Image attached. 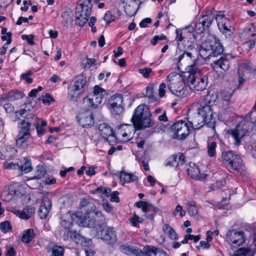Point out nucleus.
Instances as JSON below:
<instances>
[{
  "instance_id": "obj_59",
  "label": "nucleus",
  "mask_w": 256,
  "mask_h": 256,
  "mask_svg": "<svg viewBox=\"0 0 256 256\" xmlns=\"http://www.w3.org/2000/svg\"><path fill=\"white\" fill-rule=\"evenodd\" d=\"M0 228L2 232H7L11 230L12 226L10 222L5 221L0 224Z\"/></svg>"
},
{
  "instance_id": "obj_3",
  "label": "nucleus",
  "mask_w": 256,
  "mask_h": 256,
  "mask_svg": "<svg viewBox=\"0 0 256 256\" xmlns=\"http://www.w3.org/2000/svg\"><path fill=\"white\" fill-rule=\"evenodd\" d=\"M168 88L172 94L180 98H184L188 95L183 76L178 73L172 72L166 77Z\"/></svg>"
},
{
  "instance_id": "obj_2",
  "label": "nucleus",
  "mask_w": 256,
  "mask_h": 256,
  "mask_svg": "<svg viewBox=\"0 0 256 256\" xmlns=\"http://www.w3.org/2000/svg\"><path fill=\"white\" fill-rule=\"evenodd\" d=\"M190 72L187 77V82L190 88L194 91L204 90L208 84V77L198 68L197 60L189 66Z\"/></svg>"
},
{
  "instance_id": "obj_63",
  "label": "nucleus",
  "mask_w": 256,
  "mask_h": 256,
  "mask_svg": "<svg viewBox=\"0 0 256 256\" xmlns=\"http://www.w3.org/2000/svg\"><path fill=\"white\" fill-rule=\"evenodd\" d=\"M36 118V116L34 114H28L26 115V117L23 120V121H26V122H28L29 124L30 125H32V124H34V121Z\"/></svg>"
},
{
  "instance_id": "obj_25",
  "label": "nucleus",
  "mask_w": 256,
  "mask_h": 256,
  "mask_svg": "<svg viewBox=\"0 0 256 256\" xmlns=\"http://www.w3.org/2000/svg\"><path fill=\"white\" fill-rule=\"evenodd\" d=\"M230 62L226 56H222L219 59L214 61L212 64L214 68H220L224 72L230 68Z\"/></svg>"
},
{
  "instance_id": "obj_33",
  "label": "nucleus",
  "mask_w": 256,
  "mask_h": 256,
  "mask_svg": "<svg viewBox=\"0 0 256 256\" xmlns=\"http://www.w3.org/2000/svg\"><path fill=\"white\" fill-rule=\"evenodd\" d=\"M256 252V249L250 248H241L236 250L231 256H254Z\"/></svg>"
},
{
  "instance_id": "obj_36",
  "label": "nucleus",
  "mask_w": 256,
  "mask_h": 256,
  "mask_svg": "<svg viewBox=\"0 0 256 256\" xmlns=\"http://www.w3.org/2000/svg\"><path fill=\"white\" fill-rule=\"evenodd\" d=\"M120 178V182L124 184L133 182L137 180L138 178L136 176L132 173H128L124 172H121Z\"/></svg>"
},
{
  "instance_id": "obj_51",
  "label": "nucleus",
  "mask_w": 256,
  "mask_h": 256,
  "mask_svg": "<svg viewBox=\"0 0 256 256\" xmlns=\"http://www.w3.org/2000/svg\"><path fill=\"white\" fill-rule=\"evenodd\" d=\"M64 248L60 246H55L52 250V256H64Z\"/></svg>"
},
{
  "instance_id": "obj_57",
  "label": "nucleus",
  "mask_w": 256,
  "mask_h": 256,
  "mask_svg": "<svg viewBox=\"0 0 256 256\" xmlns=\"http://www.w3.org/2000/svg\"><path fill=\"white\" fill-rule=\"evenodd\" d=\"M20 125L21 126L20 132L26 134H30V126L31 125L29 124L28 122H26V121H22L20 122Z\"/></svg>"
},
{
  "instance_id": "obj_13",
  "label": "nucleus",
  "mask_w": 256,
  "mask_h": 256,
  "mask_svg": "<svg viewBox=\"0 0 256 256\" xmlns=\"http://www.w3.org/2000/svg\"><path fill=\"white\" fill-rule=\"evenodd\" d=\"M248 132V130L244 125H237L235 128L228 130L227 133L234 139L236 146H240L242 140Z\"/></svg>"
},
{
  "instance_id": "obj_34",
  "label": "nucleus",
  "mask_w": 256,
  "mask_h": 256,
  "mask_svg": "<svg viewBox=\"0 0 256 256\" xmlns=\"http://www.w3.org/2000/svg\"><path fill=\"white\" fill-rule=\"evenodd\" d=\"M24 96V94L22 92L18 90H14L6 93V95L4 96L5 98H7L8 100L13 101L21 99Z\"/></svg>"
},
{
  "instance_id": "obj_23",
  "label": "nucleus",
  "mask_w": 256,
  "mask_h": 256,
  "mask_svg": "<svg viewBox=\"0 0 256 256\" xmlns=\"http://www.w3.org/2000/svg\"><path fill=\"white\" fill-rule=\"evenodd\" d=\"M152 114L150 112V115H146L140 119L138 122H137L134 126L137 130H143L148 128H150L154 124V120L152 118Z\"/></svg>"
},
{
  "instance_id": "obj_44",
  "label": "nucleus",
  "mask_w": 256,
  "mask_h": 256,
  "mask_svg": "<svg viewBox=\"0 0 256 256\" xmlns=\"http://www.w3.org/2000/svg\"><path fill=\"white\" fill-rule=\"evenodd\" d=\"M217 144L215 142H209L207 144V153L209 156L214 157L216 154Z\"/></svg>"
},
{
  "instance_id": "obj_14",
  "label": "nucleus",
  "mask_w": 256,
  "mask_h": 256,
  "mask_svg": "<svg viewBox=\"0 0 256 256\" xmlns=\"http://www.w3.org/2000/svg\"><path fill=\"white\" fill-rule=\"evenodd\" d=\"M109 104L112 110V112L115 115H120L123 112V96L120 94L112 96L109 100Z\"/></svg>"
},
{
  "instance_id": "obj_10",
  "label": "nucleus",
  "mask_w": 256,
  "mask_h": 256,
  "mask_svg": "<svg viewBox=\"0 0 256 256\" xmlns=\"http://www.w3.org/2000/svg\"><path fill=\"white\" fill-rule=\"evenodd\" d=\"M218 28L226 37L230 36L233 33V28L230 26V21L222 12H220L215 17Z\"/></svg>"
},
{
  "instance_id": "obj_38",
  "label": "nucleus",
  "mask_w": 256,
  "mask_h": 256,
  "mask_svg": "<svg viewBox=\"0 0 256 256\" xmlns=\"http://www.w3.org/2000/svg\"><path fill=\"white\" fill-rule=\"evenodd\" d=\"M60 224V233L61 234H62L63 236L64 232L67 234L68 230H70V228L72 224V222L70 220H68L64 218L62 219V218Z\"/></svg>"
},
{
  "instance_id": "obj_55",
  "label": "nucleus",
  "mask_w": 256,
  "mask_h": 256,
  "mask_svg": "<svg viewBox=\"0 0 256 256\" xmlns=\"http://www.w3.org/2000/svg\"><path fill=\"white\" fill-rule=\"evenodd\" d=\"M139 73L142 74L144 78H148L151 74L154 75L152 70L150 68H144L139 69Z\"/></svg>"
},
{
  "instance_id": "obj_40",
  "label": "nucleus",
  "mask_w": 256,
  "mask_h": 256,
  "mask_svg": "<svg viewBox=\"0 0 256 256\" xmlns=\"http://www.w3.org/2000/svg\"><path fill=\"white\" fill-rule=\"evenodd\" d=\"M15 194H16L15 190L12 188H9L2 193V200L6 202H9L12 199Z\"/></svg>"
},
{
  "instance_id": "obj_64",
  "label": "nucleus",
  "mask_w": 256,
  "mask_h": 256,
  "mask_svg": "<svg viewBox=\"0 0 256 256\" xmlns=\"http://www.w3.org/2000/svg\"><path fill=\"white\" fill-rule=\"evenodd\" d=\"M54 101V98L48 93L46 94L45 96L42 98V102L44 104L48 103L50 104L52 102Z\"/></svg>"
},
{
  "instance_id": "obj_50",
  "label": "nucleus",
  "mask_w": 256,
  "mask_h": 256,
  "mask_svg": "<svg viewBox=\"0 0 256 256\" xmlns=\"http://www.w3.org/2000/svg\"><path fill=\"white\" fill-rule=\"evenodd\" d=\"M103 18L106 21V26H108L115 20L116 16L112 14L110 11H108L105 14Z\"/></svg>"
},
{
  "instance_id": "obj_29",
  "label": "nucleus",
  "mask_w": 256,
  "mask_h": 256,
  "mask_svg": "<svg viewBox=\"0 0 256 256\" xmlns=\"http://www.w3.org/2000/svg\"><path fill=\"white\" fill-rule=\"evenodd\" d=\"M34 212V209L32 206H26L22 210H16L14 214L18 216L20 218L24 220L29 219L32 214Z\"/></svg>"
},
{
  "instance_id": "obj_31",
  "label": "nucleus",
  "mask_w": 256,
  "mask_h": 256,
  "mask_svg": "<svg viewBox=\"0 0 256 256\" xmlns=\"http://www.w3.org/2000/svg\"><path fill=\"white\" fill-rule=\"evenodd\" d=\"M188 174L193 178L199 180L202 178L198 166L194 163H190V168L187 169Z\"/></svg>"
},
{
  "instance_id": "obj_32",
  "label": "nucleus",
  "mask_w": 256,
  "mask_h": 256,
  "mask_svg": "<svg viewBox=\"0 0 256 256\" xmlns=\"http://www.w3.org/2000/svg\"><path fill=\"white\" fill-rule=\"evenodd\" d=\"M103 98L100 96H92V97H86L84 100L86 101L88 106L92 109L98 108L102 102Z\"/></svg>"
},
{
  "instance_id": "obj_58",
  "label": "nucleus",
  "mask_w": 256,
  "mask_h": 256,
  "mask_svg": "<svg viewBox=\"0 0 256 256\" xmlns=\"http://www.w3.org/2000/svg\"><path fill=\"white\" fill-rule=\"evenodd\" d=\"M4 168L6 169L17 170H18L20 168L19 161L15 163H14L12 162L9 163L6 162V164H4Z\"/></svg>"
},
{
  "instance_id": "obj_43",
  "label": "nucleus",
  "mask_w": 256,
  "mask_h": 256,
  "mask_svg": "<svg viewBox=\"0 0 256 256\" xmlns=\"http://www.w3.org/2000/svg\"><path fill=\"white\" fill-rule=\"evenodd\" d=\"M238 154H235L232 152H226L222 153V158L224 162V164L226 165V164L229 163L231 161H232V159H234L235 156H238Z\"/></svg>"
},
{
  "instance_id": "obj_11",
  "label": "nucleus",
  "mask_w": 256,
  "mask_h": 256,
  "mask_svg": "<svg viewBox=\"0 0 256 256\" xmlns=\"http://www.w3.org/2000/svg\"><path fill=\"white\" fill-rule=\"evenodd\" d=\"M226 240L232 246H240L245 242L244 232L235 230H230L226 234Z\"/></svg>"
},
{
  "instance_id": "obj_18",
  "label": "nucleus",
  "mask_w": 256,
  "mask_h": 256,
  "mask_svg": "<svg viewBox=\"0 0 256 256\" xmlns=\"http://www.w3.org/2000/svg\"><path fill=\"white\" fill-rule=\"evenodd\" d=\"M52 206V201L48 198L42 200L38 210V214L41 219L46 218L49 214Z\"/></svg>"
},
{
  "instance_id": "obj_35",
  "label": "nucleus",
  "mask_w": 256,
  "mask_h": 256,
  "mask_svg": "<svg viewBox=\"0 0 256 256\" xmlns=\"http://www.w3.org/2000/svg\"><path fill=\"white\" fill-rule=\"evenodd\" d=\"M36 236V232L32 228L27 229L23 232L22 241L26 244H28Z\"/></svg>"
},
{
  "instance_id": "obj_4",
  "label": "nucleus",
  "mask_w": 256,
  "mask_h": 256,
  "mask_svg": "<svg viewBox=\"0 0 256 256\" xmlns=\"http://www.w3.org/2000/svg\"><path fill=\"white\" fill-rule=\"evenodd\" d=\"M92 0H78L76 7V22L80 26L88 21L92 7Z\"/></svg>"
},
{
  "instance_id": "obj_54",
  "label": "nucleus",
  "mask_w": 256,
  "mask_h": 256,
  "mask_svg": "<svg viewBox=\"0 0 256 256\" xmlns=\"http://www.w3.org/2000/svg\"><path fill=\"white\" fill-rule=\"evenodd\" d=\"M80 207L81 208L86 207L84 209L86 212L88 210H92L93 208H94L95 206L92 204L88 202L86 199L83 198L80 202Z\"/></svg>"
},
{
  "instance_id": "obj_48",
  "label": "nucleus",
  "mask_w": 256,
  "mask_h": 256,
  "mask_svg": "<svg viewBox=\"0 0 256 256\" xmlns=\"http://www.w3.org/2000/svg\"><path fill=\"white\" fill-rule=\"evenodd\" d=\"M136 206L138 208H142V210L144 212V211H146L148 210H150V208H152V207L150 206V204L144 201H139L136 204Z\"/></svg>"
},
{
  "instance_id": "obj_26",
  "label": "nucleus",
  "mask_w": 256,
  "mask_h": 256,
  "mask_svg": "<svg viewBox=\"0 0 256 256\" xmlns=\"http://www.w3.org/2000/svg\"><path fill=\"white\" fill-rule=\"evenodd\" d=\"M64 240H67L69 238L78 244H82L84 242V238L76 231L68 230L67 234L64 232L62 236Z\"/></svg>"
},
{
  "instance_id": "obj_30",
  "label": "nucleus",
  "mask_w": 256,
  "mask_h": 256,
  "mask_svg": "<svg viewBox=\"0 0 256 256\" xmlns=\"http://www.w3.org/2000/svg\"><path fill=\"white\" fill-rule=\"evenodd\" d=\"M20 168L18 170L19 174H27L31 172L32 170V166L31 160L28 158H24V159L23 163L20 162Z\"/></svg>"
},
{
  "instance_id": "obj_28",
  "label": "nucleus",
  "mask_w": 256,
  "mask_h": 256,
  "mask_svg": "<svg viewBox=\"0 0 256 256\" xmlns=\"http://www.w3.org/2000/svg\"><path fill=\"white\" fill-rule=\"evenodd\" d=\"M30 136V134H26L19 132L16 140V144L18 146L21 148H25L29 144V139Z\"/></svg>"
},
{
  "instance_id": "obj_24",
  "label": "nucleus",
  "mask_w": 256,
  "mask_h": 256,
  "mask_svg": "<svg viewBox=\"0 0 256 256\" xmlns=\"http://www.w3.org/2000/svg\"><path fill=\"white\" fill-rule=\"evenodd\" d=\"M188 122L191 124L192 128L194 130L200 129L204 124L206 126V122H208L198 113L192 118H188Z\"/></svg>"
},
{
  "instance_id": "obj_22",
  "label": "nucleus",
  "mask_w": 256,
  "mask_h": 256,
  "mask_svg": "<svg viewBox=\"0 0 256 256\" xmlns=\"http://www.w3.org/2000/svg\"><path fill=\"white\" fill-rule=\"evenodd\" d=\"M78 122L82 127L92 126L94 123L93 114L91 112L87 111L80 114Z\"/></svg>"
},
{
  "instance_id": "obj_7",
  "label": "nucleus",
  "mask_w": 256,
  "mask_h": 256,
  "mask_svg": "<svg viewBox=\"0 0 256 256\" xmlns=\"http://www.w3.org/2000/svg\"><path fill=\"white\" fill-rule=\"evenodd\" d=\"M86 84V78L83 74H80L74 78L68 88V98L72 101L76 102L82 94Z\"/></svg>"
},
{
  "instance_id": "obj_46",
  "label": "nucleus",
  "mask_w": 256,
  "mask_h": 256,
  "mask_svg": "<svg viewBox=\"0 0 256 256\" xmlns=\"http://www.w3.org/2000/svg\"><path fill=\"white\" fill-rule=\"evenodd\" d=\"M187 210L190 216H194L198 214V208L194 202H188L186 204Z\"/></svg>"
},
{
  "instance_id": "obj_21",
  "label": "nucleus",
  "mask_w": 256,
  "mask_h": 256,
  "mask_svg": "<svg viewBox=\"0 0 256 256\" xmlns=\"http://www.w3.org/2000/svg\"><path fill=\"white\" fill-rule=\"evenodd\" d=\"M16 150L14 147L5 146L0 148V159L8 160H11L16 154Z\"/></svg>"
},
{
  "instance_id": "obj_37",
  "label": "nucleus",
  "mask_w": 256,
  "mask_h": 256,
  "mask_svg": "<svg viewBox=\"0 0 256 256\" xmlns=\"http://www.w3.org/2000/svg\"><path fill=\"white\" fill-rule=\"evenodd\" d=\"M164 232L172 240H176L178 238V235L174 229H172L169 224H164L162 228Z\"/></svg>"
},
{
  "instance_id": "obj_19",
  "label": "nucleus",
  "mask_w": 256,
  "mask_h": 256,
  "mask_svg": "<svg viewBox=\"0 0 256 256\" xmlns=\"http://www.w3.org/2000/svg\"><path fill=\"white\" fill-rule=\"evenodd\" d=\"M215 17V15L212 10H208L203 12L202 15L198 20L208 30Z\"/></svg>"
},
{
  "instance_id": "obj_52",
  "label": "nucleus",
  "mask_w": 256,
  "mask_h": 256,
  "mask_svg": "<svg viewBox=\"0 0 256 256\" xmlns=\"http://www.w3.org/2000/svg\"><path fill=\"white\" fill-rule=\"evenodd\" d=\"M131 226L136 227L139 223H142L143 222L142 218H140L138 216L134 214L132 217L129 219Z\"/></svg>"
},
{
  "instance_id": "obj_12",
  "label": "nucleus",
  "mask_w": 256,
  "mask_h": 256,
  "mask_svg": "<svg viewBox=\"0 0 256 256\" xmlns=\"http://www.w3.org/2000/svg\"><path fill=\"white\" fill-rule=\"evenodd\" d=\"M229 163L226 164V168L231 173L236 176H241L244 173L245 167L240 156H235Z\"/></svg>"
},
{
  "instance_id": "obj_61",
  "label": "nucleus",
  "mask_w": 256,
  "mask_h": 256,
  "mask_svg": "<svg viewBox=\"0 0 256 256\" xmlns=\"http://www.w3.org/2000/svg\"><path fill=\"white\" fill-rule=\"evenodd\" d=\"M32 73L30 71H28L26 73L21 74V78L25 80L27 83L31 84L33 80L30 76L32 75Z\"/></svg>"
},
{
  "instance_id": "obj_5",
  "label": "nucleus",
  "mask_w": 256,
  "mask_h": 256,
  "mask_svg": "<svg viewBox=\"0 0 256 256\" xmlns=\"http://www.w3.org/2000/svg\"><path fill=\"white\" fill-rule=\"evenodd\" d=\"M200 52L202 54L204 52H210L207 57L216 56L221 54L224 51V48L220 42L219 39L215 35H210L205 42L200 46Z\"/></svg>"
},
{
  "instance_id": "obj_49",
  "label": "nucleus",
  "mask_w": 256,
  "mask_h": 256,
  "mask_svg": "<svg viewBox=\"0 0 256 256\" xmlns=\"http://www.w3.org/2000/svg\"><path fill=\"white\" fill-rule=\"evenodd\" d=\"M194 30L198 34L203 33L207 29L198 20L194 24Z\"/></svg>"
},
{
  "instance_id": "obj_41",
  "label": "nucleus",
  "mask_w": 256,
  "mask_h": 256,
  "mask_svg": "<svg viewBox=\"0 0 256 256\" xmlns=\"http://www.w3.org/2000/svg\"><path fill=\"white\" fill-rule=\"evenodd\" d=\"M36 175L30 178V180H40L44 178L46 174V168L42 165H38L36 168Z\"/></svg>"
},
{
  "instance_id": "obj_20",
  "label": "nucleus",
  "mask_w": 256,
  "mask_h": 256,
  "mask_svg": "<svg viewBox=\"0 0 256 256\" xmlns=\"http://www.w3.org/2000/svg\"><path fill=\"white\" fill-rule=\"evenodd\" d=\"M98 129L100 135L108 142H110V140H113L116 138L113 134V130L108 124L104 123L100 124Z\"/></svg>"
},
{
  "instance_id": "obj_47",
  "label": "nucleus",
  "mask_w": 256,
  "mask_h": 256,
  "mask_svg": "<svg viewBox=\"0 0 256 256\" xmlns=\"http://www.w3.org/2000/svg\"><path fill=\"white\" fill-rule=\"evenodd\" d=\"M106 94V91L104 88H100L98 86H95L94 88V92L92 96H100V97H104V94Z\"/></svg>"
},
{
  "instance_id": "obj_45",
  "label": "nucleus",
  "mask_w": 256,
  "mask_h": 256,
  "mask_svg": "<svg viewBox=\"0 0 256 256\" xmlns=\"http://www.w3.org/2000/svg\"><path fill=\"white\" fill-rule=\"evenodd\" d=\"M130 4L128 5H126L124 10L125 12L129 16H132L136 14V6L132 8L134 5L136 4L135 0H130Z\"/></svg>"
},
{
  "instance_id": "obj_39",
  "label": "nucleus",
  "mask_w": 256,
  "mask_h": 256,
  "mask_svg": "<svg viewBox=\"0 0 256 256\" xmlns=\"http://www.w3.org/2000/svg\"><path fill=\"white\" fill-rule=\"evenodd\" d=\"M156 84L154 83L149 84L146 90V96L154 102L158 100L157 98L154 94V88Z\"/></svg>"
},
{
  "instance_id": "obj_1",
  "label": "nucleus",
  "mask_w": 256,
  "mask_h": 256,
  "mask_svg": "<svg viewBox=\"0 0 256 256\" xmlns=\"http://www.w3.org/2000/svg\"><path fill=\"white\" fill-rule=\"evenodd\" d=\"M216 98L217 95L214 92H208L204 96L198 110V113L208 122H206V126L211 128L214 133L216 132V121L214 118L212 106Z\"/></svg>"
},
{
  "instance_id": "obj_56",
  "label": "nucleus",
  "mask_w": 256,
  "mask_h": 256,
  "mask_svg": "<svg viewBox=\"0 0 256 256\" xmlns=\"http://www.w3.org/2000/svg\"><path fill=\"white\" fill-rule=\"evenodd\" d=\"M132 247V246L124 244L120 246L119 250L121 252L130 256Z\"/></svg>"
},
{
  "instance_id": "obj_27",
  "label": "nucleus",
  "mask_w": 256,
  "mask_h": 256,
  "mask_svg": "<svg viewBox=\"0 0 256 256\" xmlns=\"http://www.w3.org/2000/svg\"><path fill=\"white\" fill-rule=\"evenodd\" d=\"M144 249L146 252V256H168L164 250L152 246H146Z\"/></svg>"
},
{
  "instance_id": "obj_8",
  "label": "nucleus",
  "mask_w": 256,
  "mask_h": 256,
  "mask_svg": "<svg viewBox=\"0 0 256 256\" xmlns=\"http://www.w3.org/2000/svg\"><path fill=\"white\" fill-rule=\"evenodd\" d=\"M172 130L174 133L173 138L178 140L185 139L190 132L188 124L182 120L174 122L172 126Z\"/></svg>"
},
{
  "instance_id": "obj_42",
  "label": "nucleus",
  "mask_w": 256,
  "mask_h": 256,
  "mask_svg": "<svg viewBox=\"0 0 256 256\" xmlns=\"http://www.w3.org/2000/svg\"><path fill=\"white\" fill-rule=\"evenodd\" d=\"M150 206L153 208H150V210H148L146 211H144V212L145 213V216L146 218L150 219V220H153L155 214H156L161 213V211L160 210L159 208L153 206L150 204Z\"/></svg>"
},
{
  "instance_id": "obj_17",
  "label": "nucleus",
  "mask_w": 256,
  "mask_h": 256,
  "mask_svg": "<svg viewBox=\"0 0 256 256\" xmlns=\"http://www.w3.org/2000/svg\"><path fill=\"white\" fill-rule=\"evenodd\" d=\"M185 162V156L182 153L178 152L168 158L165 164L166 166L179 167Z\"/></svg>"
},
{
  "instance_id": "obj_15",
  "label": "nucleus",
  "mask_w": 256,
  "mask_h": 256,
  "mask_svg": "<svg viewBox=\"0 0 256 256\" xmlns=\"http://www.w3.org/2000/svg\"><path fill=\"white\" fill-rule=\"evenodd\" d=\"M101 239L106 244L113 245L118 240L116 230L112 227L103 228L101 231Z\"/></svg>"
},
{
  "instance_id": "obj_6",
  "label": "nucleus",
  "mask_w": 256,
  "mask_h": 256,
  "mask_svg": "<svg viewBox=\"0 0 256 256\" xmlns=\"http://www.w3.org/2000/svg\"><path fill=\"white\" fill-rule=\"evenodd\" d=\"M105 221V218L102 213L96 209V206L92 210H88L86 214L84 216L80 224L84 226L90 228H95L97 226L100 227Z\"/></svg>"
},
{
  "instance_id": "obj_9",
  "label": "nucleus",
  "mask_w": 256,
  "mask_h": 256,
  "mask_svg": "<svg viewBox=\"0 0 256 256\" xmlns=\"http://www.w3.org/2000/svg\"><path fill=\"white\" fill-rule=\"evenodd\" d=\"M136 130L133 124H120L116 130V136L124 142H128L132 138Z\"/></svg>"
},
{
  "instance_id": "obj_16",
  "label": "nucleus",
  "mask_w": 256,
  "mask_h": 256,
  "mask_svg": "<svg viewBox=\"0 0 256 256\" xmlns=\"http://www.w3.org/2000/svg\"><path fill=\"white\" fill-rule=\"evenodd\" d=\"M150 112L148 106L145 104H140L134 110L133 115L131 118V121L132 124H134L137 122H138L144 116L150 115Z\"/></svg>"
},
{
  "instance_id": "obj_53",
  "label": "nucleus",
  "mask_w": 256,
  "mask_h": 256,
  "mask_svg": "<svg viewBox=\"0 0 256 256\" xmlns=\"http://www.w3.org/2000/svg\"><path fill=\"white\" fill-rule=\"evenodd\" d=\"M130 256H146V252L142 251L138 247L133 246Z\"/></svg>"
},
{
  "instance_id": "obj_60",
  "label": "nucleus",
  "mask_w": 256,
  "mask_h": 256,
  "mask_svg": "<svg viewBox=\"0 0 256 256\" xmlns=\"http://www.w3.org/2000/svg\"><path fill=\"white\" fill-rule=\"evenodd\" d=\"M166 87V84L164 82H162L159 85L158 92L160 98H164L165 96Z\"/></svg>"
},
{
  "instance_id": "obj_62",
  "label": "nucleus",
  "mask_w": 256,
  "mask_h": 256,
  "mask_svg": "<svg viewBox=\"0 0 256 256\" xmlns=\"http://www.w3.org/2000/svg\"><path fill=\"white\" fill-rule=\"evenodd\" d=\"M178 212H180V216H184L186 214V211L182 209V208L181 206L178 204L176 206L174 210L172 212V214L174 216H176Z\"/></svg>"
}]
</instances>
